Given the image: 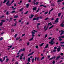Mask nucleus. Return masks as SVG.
I'll use <instances>...</instances> for the list:
<instances>
[{
	"label": "nucleus",
	"mask_w": 64,
	"mask_h": 64,
	"mask_svg": "<svg viewBox=\"0 0 64 64\" xmlns=\"http://www.w3.org/2000/svg\"><path fill=\"white\" fill-rule=\"evenodd\" d=\"M34 52H32V53H30V54H28V56H30V55H32L33 53H34Z\"/></svg>",
	"instance_id": "obj_6"
},
{
	"label": "nucleus",
	"mask_w": 64,
	"mask_h": 64,
	"mask_svg": "<svg viewBox=\"0 0 64 64\" xmlns=\"http://www.w3.org/2000/svg\"><path fill=\"white\" fill-rule=\"evenodd\" d=\"M23 9H24L23 8H22L20 10V11H23Z\"/></svg>",
	"instance_id": "obj_32"
},
{
	"label": "nucleus",
	"mask_w": 64,
	"mask_h": 64,
	"mask_svg": "<svg viewBox=\"0 0 64 64\" xmlns=\"http://www.w3.org/2000/svg\"><path fill=\"white\" fill-rule=\"evenodd\" d=\"M46 26H44V30H45V28H46Z\"/></svg>",
	"instance_id": "obj_62"
},
{
	"label": "nucleus",
	"mask_w": 64,
	"mask_h": 64,
	"mask_svg": "<svg viewBox=\"0 0 64 64\" xmlns=\"http://www.w3.org/2000/svg\"><path fill=\"white\" fill-rule=\"evenodd\" d=\"M33 38H34L32 37V38L29 40V41H32L33 39Z\"/></svg>",
	"instance_id": "obj_19"
},
{
	"label": "nucleus",
	"mask_w": 64,
	"mask_h": 64,
	"mask_svg": "<svg viewBox=\"0 0 64 64\" xmlns=\"http://www.w3.org/2000/svg\"><path fill=\"white\" fill-rule=\"evenodd\" d=\"M32 20H36V18H34Z\"/></svg>",
	"instance_id": "obj_38"
},
{
	"label": "nucleus",
	"mask_w": 64,
	"mask_h": 64,
	"mask_svg": "<svg viewBox=\"0 0 64 64\" xmlns=\"http://www.w3.org/2000/svg\"><path fill=\"white\" fill-rule=\"evenodd\" d=\"M63 23H64V22H62L60 25L62 27H64V24H63Z\"/></svg>",
	"instance_id": "obj_10"
},
{
	"label": "nucleus",
	"mask_w": 64,
	"mask_h": 64,
	"mask_svg": "<svg viewBox=\"0 0 64 64\" xmlns=\"http://www.w3.org/2000/svg\"><path fill=\"white\" fill-rule=\"evenodd\" d=\"M39 17H38L36 18V20L37 21H38V20H39Z\"/></svg>",
	"instance_id": "obj_20"
},
{
	"label": "nucleus",
	"mask_w": 64,
	"mask_h": 64,
	"mask_svg": "<svg viewBox=\"0 0 64 64\" xmlns=\"http://www.w3.org/2000/svg\"><path fill=\"white\" fill-rule=\"evenodd\" d=\"M36 59H37V57H36L34 59V60L35 61H36Z\"/></svg>",
	"instance_id": "obj_49"
},
{
	"label": "nucleus",
	"mask_w": 64,
	"mask_h": 64,
	"mask_svg": "<svg viewBox=\"0 0 64 64\" xmlns=\"http://www.w3.org/2000/svg\"><path fill=\"white\" fill-rule=\"evenodd\" d=\"M47 37V34H46L45 36V38H46Z\"/></svg>",
	"instance_id": "obj_59"
},
{
	"label": "nucleus",
	"mask_w": 64,
	"mask_h": 64,
	"mask_svg": "<svg viewBox=\"0 0 64 64\" xmlns=\"http://www.w3.org/2000/svg\"><path fill=\"white\" fill-rule=\"evenodd\" d=\"M36 9H37V8L36 7H35L33 8V10L36 11Z\"/></svg>",
	"instance_id": "obj_13"
},
{
	"label": "nucleus",
	"mask_w": 64,
	"mask_h": 64,
	"mask_svg": "<svg viewBox=\"0 0 64 64\" xmlns=\"http://www.w3.org/2000/svg\"><path fill=\"white\" fill-rule=\"evenodd\" d=\"M10 2V1L8 0L6 3V4L7 6H10L11 5H12V3H13L14 2V0H13L12 1L11 4H9V2Z\"/></svg>",
	"instance_id": "obj_1"
},
{
	"label": "nucleus",
	"mask_w": 64,
	"mask_h": 64,
	"mask_svg": "<svg viewBox=\"0 0 64 64\" xmlns=\"http://www.w3.org/2000/svg\"><path fill=\"white\" fill-rule=\"evenodd\" d=\"M9 14L10 13H9V12H7L6 13V15H8V14Z\"/></svg>",
	"instance_id": "obj_34"
},
{
	"label": "nucleus",
	"mask_w": 64,
	"mask_h": 64,
	"mask_svg": "<svg viewBox=\"0 0 64 64\" xmlns=\"http://www.w3.org/2000/svg\"><path fill=\"white\" fill-rule=\"evenodd\" d=\"M12 9H13V10H15L16 9V8H14V6H12Z\"/></svg>",
	"instance_id": "obj_23"
},
{
	"label": "nucleus",
	"mask_w": 64,
	"mask_h": 64,
	"mask_svg": "<svg viewBox=\"0 0 64 64\" xmlns=\"http://www.w3.org/2000/svg\"><path fill=\"white\" fill-rule=\"evenodd\" d=\"M44 43H42V44L40 45V47H41V46H43V44H44Z\"/></svg>",
	"instance_id": "obj_25"
},
{
	"label": "nucleus",
	"mask_w": 64,
	"mask_h": 64,
	"mask_svg": "<svg viewBox=\"0 0 64 64\" xmlns=\"http://www.w3.org/2000/svg\"><path fill=\"white\" fill-rule=\"evenodd\" d=\"M60 43H61V44H64V42H60Z\"/></svg>",
	"instance_id": "obj_57"
},
{
	"label": "nucleus",
	"mask_w": 64,
	"mask_h": 64,
	"mask_svg": "<svg viewBox=\"0 0 64 64\" xmlns=\"http://www.w3.org/2000/svg\"><path fill=\"white\" fill-rule=\"evenodd\" d=\"M61 38H62V36H60L58 37V39H61Z\"/></svg>",
	"instance_id": "obj_37"
},
{
	"label": "nucleus",
	"mask_w": 64,
	"mask_h": 64,
	"mask_svg": "<svg viewBox=\"0 0 64 64\" xmlns=\"http://www.w3.org/2000/svg\"><path fill=\"white\" fill-rule=\"evenodd\" d=\"M60 55H62V56H63V53H61L60 54Z\"/></svg>",
	"instance_id": "obj_50"
},
{
	"label": "nucleus",
	"mask_w": 64,
	"mask_h": 64,
	"mask_svg": "<svg viewBox=\"0 0 64 64\" xmlns=\"http://www.w3.org/2000/svg\"><path fill=\"white\" fill-rule=\"evenodd\" d=\"M61 32H62V33H60V35H62V34H63V33H64V30H61Z\"/></svg>",
	"instance_id": "obj_7"
},
{
	"label": "nucleus",
	"mask_w": 64,
	"mask_h": 64,
	"mask_svg": "<svg viewBox=\"0 0 64 64\" xmlns=\"http://www.w3.org/2000/svg\"><path fill=\"white\" fill-rule=\"evenodd\" d=\"M8 61H9V59L6 58V62H8Z\"/></svg>",
	"instance_id": "obj_29"
},
{
	"label": "nucleus",
	"mask_w": 64,
	"mask_h": 64,
	"mask_svg": "<svg viewBox=\"0 0 64 64\" xmlns=\"http://www.w3.org/2000/svg\"><path fill=\"white\" fill-rule=\"evenodd\" d=\"M52 38V37H49L48 38V39H49V40H50V39H51V38Z\"/></svg>",
	"instance_id": "obj_41"
},
{
	"label": "nucleus",
	"mask_w": 64,
	"mask_h": 64,
	"mask_svg": "<svg viewBox=\"0 0 64 64\" xmlns=\"http://www.w3.org/2000/svg\"><path fill=\"white\" fill-rule=\"evenodd\" d=\"M5 57L4 56L3 58V60H2V58H0V61L2 62H3V61H5Z\"/></svg>",
	"instance_id": "obj_3"
},
{
	"label": "nucleus",
	"mask_w": 64,
	"mask_h": 64,
	"mask_svg": "<svg viewBox=\"0 0 64 64\" xmlns=\"http://www.w3.org/2000/svg\"><path fill=\"white\" fill-rule=\"evenodd\" d=\"M37 60H38V61L39 62H40V61H41V58L38 57V58H37Z\"/></svg>",
	"instance_id": "obj_11"
},
{
	"label": "nucleus",
	"mask_w": 64,
	"mask_h": 64,
	"mask_svg": "<svg viewBox=\"0 0 64 64\" xmlns=\"http://www.w3.org/2000/svg\"><path fill=\"white\" fill-rule=\"evenodd\" d=\"M61 13H59L58 14V17H60V15H61Z\"/></svg>",
	"instance_id": "obj_30"
},
{
	"label": "nucleus",
	"mask_w": 64,
	"mask_h": 64,
	"mask_svg": "<svg viewBox=\"0 0 64 64\" xmlns=\"http://www.w3.org/2000/svg\"><path fill=\"white\" fill-rule=\"evenodd\" d=\"M20 60H22V56H20Z\"/></svg>",
	"instance_id": "obj_18"
},
{
	"label": "nucleus",
	"mask_w": 64,
	"mask_h": 64,
	"mask_svg": "<svg viewBox=\"0 0 64 64\" xmlns=\"http://www.w3.org/2000/svg\"><path fill=\"white\" fill-rule=\"evenodd\" d=\"M57 50L58 52H59L60 51V48H57Z\"/></svg>",
	"instance_id": "obj_17"
},
{
	"label": "nucleus",
	"mask_w": 64,
	"mask_h": 64,
	"mask_svg": "<svg viewBox=\"0 0 64 64\" xmlns=\"http://www.w3.org/2000/svg\"><path fill=\"white\" fill-rule=\"evenodd\" d=\"M34 58H33L32 60V63H33V62H34Z\"/></svg>",
	"instance_id": "obj_46"
},
{
	"label": "nucleus",
	"mask_w": 64,
	"mask_h": 64,
	"mask_svg": "<svg viewBox=\"0 0 64 64\" xmlns=\"http://www.w3.org/2000/svg\"><path fill=\"white\" fill-rule=\"evenodd\" d=\"M52 63L53 64H55V61L54 60L53 62H52Z\"/></svg>",
	"instance_id": "obj_51"
},
{
	"label": "nucleus",
	"mask_w": 64,
	"mask_h": 64,
	"mask_svg": "<svg viewBox=\"0 0 64 64\" xmlns=\"http://www.w3.org/2000/svg\"><path fill=\"white\" fill-rule=\"evenodd\" d=\"M31 60V59H30V58H28V62H30V60Z\"/></svg>",
	"instance_id": "obj_14"
},
{
	"label": "nucleus",
	"mask_w": 64,
	"mask_h": 64,
	"mask_svg": "<svg viewBox=\"0 0 64 64\" xmlns=\"http://www.w3.org/2000/svg\"><path fill=\"white\" fill-rule=\"evenodd\" d=\"M14 18H18V16H16L14 17Z\"/></svg>",
	"instance_id": "obj_28"
},
{
	"label": "nucleus",
	"mask_w": 64,
	"mask_h": 64,
	"mask_svg": "<svg viewBox=\"0 0 64 64\" xmlns=\"http://www.w3.org/2000/svg\"><path fill=\"white\" fill-rule=\"evenodd\" d=\"M52 6H53L54 7V6H55V5H54V4H52Z\"/></svg>",
	"instance_id": "obj_36"
},
{
	"label": "nucleus",
	"mask_w": 64,
	"mask_h": 64,
	"mask_svg": "<svg viewBox=\"0 0 64 64\" xmlns=\"http://www.w3.org/2000/svg\"><path fill=\"white\" fill-rule=\"evenodd\" d=\"M3 23L2 22H1L0 23V26H2V24H3Z\"/></svg>",
	"instance_id": "obj_22"
},
{
	"label": "nucleus",
	"mask_w": 64,
	"mask_h": 64,
	"mask_svg": "<svg viewBox=\"0 0 64 64\" xmlns=\"http://www.w3.org/2000/svg\"><path fill=\"white\" fill-rule=\"evenodd\" d=\"M48 19V18H47L45 19V20H47Z\"/></svg>",
	"instance_id": "obj_55"
},
{
	"label": "nucleus",
	"mask_w": 64,
	"mask_h": 64,
	"mask_svg": "<svg viewBox=\"0 0 64 64\" xmlns=\"http://www.w3.org/2000/svg\"><path fill=\"white\" fill-rule=\"evenodd\" d=\"M20 38V37L19 38H16V40H19V39Z\"/></svg>",
	"instance_id": "obj_21"
},
{
	"label": "nucleus",
	"mask_w": 64,
	"mask_h": 64,
	"mask_svg": "<svg viewBox=\"0 0 64 64\" xmlns=\"http://www.w3.org/2000/svg\"><path fill=\"white\" fill-rule=\"evenodd\" d=\"M43 59H44V57L43 56L42 57V58H41V60H42Z\"/></svg>",
	"instance_id": "obj_39"
},
{
	"label": "nucleus",
	"mask_w": 64,
	"mask_h": 64,
	"mask_svg": "<svg viewBox=\"0 0 64 64\" xmlns=\"http://www.w3.org/2000/svg\"><path fill=\"white\" fill-rule=\"evenodd\" d=\"M55 39V38H54L52 39V40L50 42H49V43L51 44V45H53L54 44V42H53V40Z\"/></svg>",
	"instance_id": "obj_2"
},
{
	"label": "nucleus",
	"mask_w": 64,
	"mask_h": 64,
	"mask_svg": "<svg viewBox=\"0 0 64 64\" xmlns=\"http://www.w3.org/2000/svg\"><path fill=\"white\" fill-rule=\"evenodd\" d=\"M25 50V49L24 48L22 50V49H21L18 51L19 52H21V51H24Z\"/></svg>",
	"instance_id": "obj_4"
},
{
	"label": "nucleus",
	"mask_w": 64,
	"mask_h": 64,
	"mask_svg": "<svg viewBox=\"0 0 64 64\" xmlns=\"http://www.w3.org/2000/svg\"><path fill=\"white\" fill-rule=\"evenodd\" d=\"M54 26L53 25L52 26L50 27L49 29H51V28H52V27H53Z\"/></svg>",
	"instance_id": "obj_26"
},
{
	"label": "nucleus",
	"mask_w": 64,
	"mask_h": 64,
	"mask_svg": "<svg viewBox=\"0 0 64 64\" xmlns=\"http://www.w3.org/2000/svg\"><path fill=\"white\" fill-rule=\"evenodd\" d=\"M32 37H34V34H32Z\"/></svg>",
	"instance_id": "obj_64"
},
{
	"label": "nucleus",
	"mask_w": 64,
	"mask_h": 64,
	"mask_svg": "<svg viewBox=\"0 0 64 64\" xmlns=\"http://www.w3.org/2000/svg\"><path fill=\"white\" fill-rule=\"evenodd\" d=\"M28 12L27 11L25 13H24V14H28Z\"/></svg>",
	"instance_id": "obj_43"
},
{
	"label": "nucleus",
	"mask_w": 64,
	"mask_h": 64,
	"mask_svg": "<svg viewBox=\"0 0 64 64\" xmlns=\"http://www.w3.org/2000/svg\"><path fill=\"white\" fill-rule=\"evenodd\" d=\"M55 58H56V57L55 56H54L53 57H52V59H55Z\"/></svg>",
	"instance_id": "obj_48"
},
{
	"label": "nucleus",
	"mask_w": 64,
	"mask_h": 64,
	"mask_svg": "<svg viewBox=\"0 0 64 64\" xmlns=\"http://www.w3.org/2000/svg\"><path fill=\"white\" fill-rule=\"evenodd\" d=\"M58 20H59V18H57L56 20L54 21L55 22H58Z\"/></svg>",
	"instance_id": "obj_9"
},
{
	"label": "nucleus",
	"mask_w": 64,
	"mask_h": 64,
	"mask_svg": "<svg viewBox=\"0 0 64 64\" xmlns=\"http://www.w3.org/2000/svg\"><path fill=\"white\" fill-rule=\"evenodd\" d=\"M29 4H26V7L27 8H28V6H29Z\"/></svg>",
	"instance_id": "obj_33"
},
{
	"label": "nucleus",
	"mask_w": 64,
	"mask_h": 64,
	"mask_svg": "<svg viewBox=\"0 0 64 64\" xmlns=\"http://www.w3.org/2000/svg\"><path fill=\"white\" fill-rule=\"evenodd\" d=\"M36 48L37 49H38V47L37 46H36Z\"/></svg>",
	"instance_id": "obj_54"
},
{
	"label": "nucleus",
	"mask_w": 64,
	"mask_h": 64,
	"mask_svg": "<svg viewBox=\"0 0 64 64\" xmlns=\"http://www.w3.org/2000/svg\"><path fill=\"white\" fill-rule=\"evenodd\" d=\"M50 25V26H51V25H52V24H51V22H50V23H48V26H49Z\"/></svg>",
	"instance_id": "obj_16"
},
{
	"label": "nucleus",
	"mask_w": 64,
	"mask_h": 64,
	"mask_svg": "<svg viewBox=\"0 0 64 64\" xmlns=\"http://www.w3.org/2000/svg\"><path fill=\"white\" fill-rule=\"evenodd\" d=\"M48 13V12H45L44 13V14H47V13Z\"/></svg>",
	"instance_id": "obj_44"
},
{
	"label": "nucleus",
	"mask_w": 64,
	"mask_h": 64,
	"mask_svg": "<svg viewBox=\"0 0 64 64\" xmlns=\"http://www.w3.org/2000/svg\"><path fill=\"white\" fill-rule=\"evenodd\" d=\"M7 2V0H4V1L3 2V3H5Z\"/></svg>",
	"instance_id": "obj_24"
},
{
	"label": "nucleus",
	"mask_w": 64,
	"mask_h": 64,
	"mask_svg": "<svg viewBox=\"0 0 64 64\" xmlns=\"http://www.w3.org/2000/svg\"><path fill=\"white\" fill-rule=\"evenodd\" d=\"M48 44H47L46 45L45 47L44 48V49H45L46 48H48Z\"/></svg>",
	"instance_id": "obj_15"
},
{
	"label": "nucleus",
	"mask_w": 64,
	"mask_h": 64,
	"mask_svg": "<svg viewBox=\"0 0 64 64\" xmlns=\"http://www.w3.org/2000/svg\"><path fill=\"white\" fill-rule=\"evenodd\" d=\"M2 22H5V21L4 20H1Z\"/></svg>",
	"instance_id": "obj_45"
},
{
	"label": "nucleus",
	"mask_w": 64,
	"mask_h": 64,
	"mask_svg": "<svg viewBox=\"0 0 64 64\" xmlns=\"http://www.w3.org/2000/svg\"><path fill=\"white\" fill-rule=\"evenodd\" d=\"M60 56H57L56 58V60H58V59H59V58H60Z\"/></svg>",
	"instance_id": "obj_8"
},
{
	"label": "nucleus",
	"mask_w": 64,
	"mask_h": 64,
	"mask_svg": "<svg viewBox=\"0 0 64 64\" xmlns=\"http://www.w3.org/2000/svg\"><path fill=\"white\" fill-rule=\"evenodd\" d=\"M32 34H35V32H33V31H32Z\"/></svg>",
	"instance_id": "obj_31"
},
{
	"label": "nucleus",
	"mask_w": 64,
	"mask_h": 64,
	"mask_svg": "<svg viewBox=\"0 0 64 64\" xmlns=\"http://www.w3.org/2000/svg\"><path fill=\"white\" fill-rule=\"evenodd\" d=\"M17 34H16L14 36V38H16V36H17Z\"/></svg>",
	"instance_id": "obj_53"
},
{
	"label": "nucleus",
	"mask_w": 64,
	"mask_h": 64,
	"mask_svg": "<svg viewBox=\"0 0 64 64\" xmlns=\"http://www.w3.org/2000/svg\"><path fill=\"white\" fill-rule=\"evenodd\" d=\"M15 12H16V11H15L14 10V11H12L11 12V13H15Z\"/></svg>",
	"instance_id": "obj_35"
},
{
	"label": "nucleus",
	"mask_w": 64,
	"mask_h": 64,
	"mask_svg": "<svg viewBox=\"0 0 64 64\" xmlns=\"http://www.w3.org/2000/svg\"><path fill=\"white\" fill-rule=\"evenodd\" d=\"M38 3H39V2H37L36 3V5H38Z\"/></svg>",
	"instance_id": "obj_52"
},
{
	"label": "nucleus",
	"mask_w": 64,
	"mask_h": 64,
	"mask_svg": "<svg viewBox=\"0 0 64 64\" xmlns=\"http://www.w3.org/2000/svg\"><path fill=\"white\" fill-rule=\"evenodd\" d=\"M56 50H53V52H56Z\"/></svg>",
	"instance_id": "obj_61"
},
{
	"label": "nucleus",
	"mask_w": 64,
	"mask_h": 64,
	"mask_svg": "<svg viewBox=\"0 0 64 64\" xmlns=\"http://www.w3.org/2000/svg\"><path fill=\"white\" fill-rule=\"evenodd\" d=\"M63 0H58V3H59V2H62L63 1Z\"/></svg>",
	"instance_id": "obj_12"
},
{
	"label": "nucleus",
	"mask_w": 64,
	"mask_h": 64,
	"mask_svg": "<svg viewBox=\"0 0 64 64\" xmlns=\"http://www.w3.org/2000/svg\"><path fill=\"white\" fill-rule=\"evenodd\" d=\"M25 35V34H22V37H23V36H24Z\"/></svg>",
	"instance_id": "obj_47"
},
{
	"label": "nucleus",
	"mask_w": 64,
	"mask_h": 64,
	"mask_svg": "<svg viewBox=\"0 0 64 64\" xmlns=\"http://www.w3.org/2000/svg\"><path fill=\"white\" fill-rule=\"evenodd\" d=\"M40 25V24L39 23H38L37 24V25H38H38Z\"/></svg>",
	"instance_id": "obj_56"
},
{
	"label": "nucleus",
	"mask_w": 64,
	"mask_h": 64,
	"mask_svg": "<svg viewBox=\"0 0 64 64\" xmlns=\"http://www.w3.org/2000/svg\"><path fill=\"white\" fill-rule=\"evenodd\" d=\"M59 40H60V41H61V40H62V39H59Z\"/></svg>",
	"instance_id": "obj_58"
},
{
	"label": "nucleus",
	"mask_w": 64,
	"mask_h": 64,
	"mask_svg": "<svg viewBox=\"0 0 64 64\" xmlns=\"http://www.w3.org/2000/svg\"><path fill=\"white\" fill-rule=\"evenodd\" d=\"M62 38H64V36H62Z\"/></svg>",
	"instance_id": "obj_63"
},
{
	"label": "nucleus",
	"mask_w": 64,
	"mask_h": 64,
	"mask_svg": "<svg viewBox=\"0 0 64 64\" xmlns=\"http://www.w3.org/2000/svg\"><path fill=\"white\" fill-rule=\"evenodd\" d=\"M23 60H25V56H24V58H23Z\"/></svg>",
	"instance_id": "obj_60"
},
{
	"label": "nucleus",
	"mask_w": 64,
	"mask_h": 64,
	"mask_svg": "<svg viewBox=\"0 0 64 64\" xmlns=\"http://www.w3.org/2000/svg\"><path fill=\"white\" fill-rule=\"evenodd\" d=\"M54 50H56V49H57V47H54Z\"/></svg>",
	"instance_id": "obj_40"
},
{
	"label": "nucleus",
	"mask_w": 64,
	"mask_h": 64,
	"mask_svg": "<svg viewBox=\"0 0 64 64\" xmlns=\"http://www.w3.org/2000/svg\"><path fill=\"white\" fill-rule=\"evenodd\" d=\"M40 10V8H38V10L36 11L37 12H39V11Z\"/></svg>",
	"instance_id": "obj_27"
},
{
	"label": "nucleus",
	"mask_w": 64,
	"mask_h": 64,
	"mask_svg": "<svg viewBox=\"0 0 64 64\" xmlns=\"http://www.w3.org/2000/svg\"><path fill=\"white\" fill-rule=\"evenodd\" d=\"M34 17V15L33 14H31L30 16H29V18L30 19H31V18H32Z\"/></svg>",
	"instance_id": "obj_5"
},
{
	"label": "nucleus",
	"mask_w": 64,
	"mask_h": 64,
	"mask_svg": "<svg viewBox=\"0 0 64 64\" xmlns=\"http://www.w3.org/2000/svg\"><path fill=\"white\" fill-rule=\"evenodd\" d=\"M2 40H3V38L1 37L0 39V41H1Z\"/></svg>",
	"instance_id": "obj_42"
}]
</instances>
